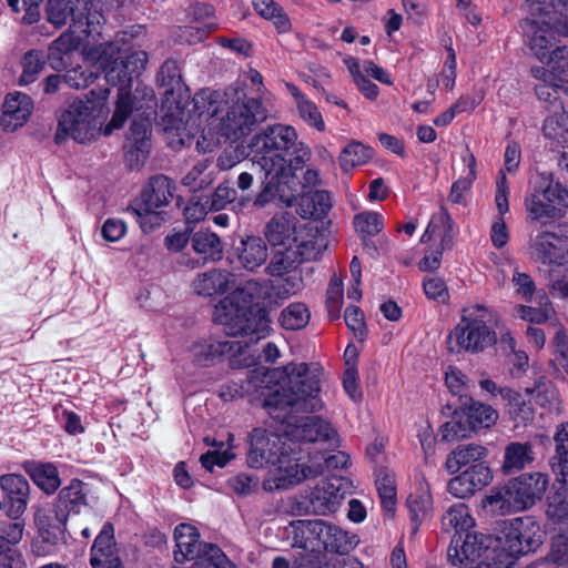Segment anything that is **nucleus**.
<instances>
[{"label": "nucleus", "mask_w": 568, "mask_h": 568, "mask_svg": "<svg viewBox=\"0 0 568 568\" xmlns=\"http://www.w3.org/2000/svg\"><path fill=\"white\" fill-rule=\"evenodd\" d=\"M87 55L99 63L109 84L119 85L115 110L104 126L103 134L110 135L114 130L121 129L135 112L123 149L128 166L138 169L150 154L151 116L155 101L152 91L140 95L138 90L132 94L129 89L133 78H138L144 70L148 53L135 48L131 34L119 32L112 41L89 48Z\"/></svg>", "instance_id": "1"}, {"label": "nucleus", "mask_w": 568, "mask_h": 568, "mask_svg": "<svg viewBox=\"0 0 568 568\" xmlns=\"http://www.w3.org/2000/svg\"><path fill=\"white\" fill-rule=\"evenodd\" d=\"M245 392L254 388L264 397L263 407L275 419L291 425L294 413L322 408L320 379L305 363H290L271 373L264 368L248 372Z\"/></svg>", "instance_id": "2"}, {"label": "nucleus", "mask_w": 568, "mask_h": 568, "mask_svg": "<svg viewBox=\"0 0 568 568\" xmlns=\"http://www.w3.org/2000/svg\"><path fill=\"white\" fill-rule=\"evenodd\" d=\"M193 102L200 118L205 116L212 129L233 141L248 135L267 118V110L260 99L247 98L243 90L234 87L223 93L202 90L194 95Z\"/></svg>", "instance_id": "3"}, {"label": "nucleus", "mask_w": 568, "mask_h": 568, "mask_svg": "<svg viewBox=\"0 0 568 568\" xmlns=\"http://www.w3.org/2000/svg\"><path fill=\"white\" fill-rule=\"evenodd\" d=\"M524 41L540 62H547L557 45V36L568 37V0L528 1L521 6Z\"/></svg>", "instance_id": "4"}, {"label": "nucleus", "mask_w": 568, "mask_h": 568, "mask_svg": "<svg viewBox=\"0 0 568 568\" xmlns=\"http://www.w3.org/2000/svg\"><path fill=\"white\" fill-rule=\"evenodd\" d=\"M268 295L267 286L257 280H248L236 287L215 308L214 321L224 326L230 336H248L250 342L266 337L268 322L265 317L248 316L250 306Z\"/></svg>", "instance_id": "5"}, {"label": "nucleus", "mask_w": 568, "mask_h": 568, "mask_svg": "<svg viewBox=\"0 0 568 568\" xmlns=\"http://www.w3.org/2000/svg\"><path fill=\"white\" fill-rule=\"evenodd\" d=\"M108 95L109 89L91 90L84 100L70 102L59 118L55 143H62L68 136L81 144L95 141L104 131Z\"/></svg>", "instance_id": "6"}, {"label": "nucleus", "mask_w": 568, "mask_h": 568, "mask_svg": "<svg viewBox=\"0 0 568 568\" xmlns=\"http://www.w3.org/2000/svg\"><path fill=\"white\" fill-rule=\"evenodd\" d=\"M487 456V447L475 443L458 445L447 455L445 469L450 475L464 469L447 484L453 496L467 498L491 481L493 474L486 463Z\"/></svg>", "instance_id": "7"}, {"label": "nucleus", "mask_w": 568, "mask_h": 568, "mask_svg": "<svg viewBox=\"0 0 568 568\" xmlns=\"http://www.w3.org/2000/svg\"><path fill=\"white\" fill-rule=\"evenodd\" d=\"M495 312L484 304H470L462 310L460 321L447 336L450 353L479 354L497 343Z\"/></svg>", "instance_id": "8"}, {"label": "nucleus", "mask_w": 568, "mask_h": 568, "mask_svg": "<svg viewBox=\"0 0 568 568\" xmlns=\"http://www.w3.org/2000/svg\"><path fill=\"white\" fill-rule=\"evenodd\" d=\"M251 146L258 155V164L282 162L300 170L311 159L310 148L298 140L296 130L287 124L267 125L254 135Z\"/></svg>", "instance_id": "9"}, {"label": "nucleus", "mask_w": 568, "mask_h": 568, "mask_svg": "<svg viewBox=\"0 0 568 568\" xmlns=\"http://www.w3.org/2000/svg\"><path fill=\"white\" fill-rule=\"evenodd\" d=\"M545 536L546 532L532 517L505 520L493 551H499L498 557H505L499 559V564L509 568L515 557L536 551L544 544Z\"/></svg>", "instance_id": "10"}, {"label": "nucleus", "mask_w": 568, "mask_h": 568, "mask_svg": "<svg viewBox=\"0 0 568 568\" xmlns=\"http://www.w3.org/2000/svg\"><path fill=\"white\" fill-rule=\"evenodd\" d=\"M265 162L260 164L264 171V180L261 190L253 201V206L263 209L270 203H277L280 206H292L295 199V191L291 183L297 170L291 165H283L282 162Z\"/></svg>", "instance_id": "11"}, {"label": "nucleus", "mask_w": 568, "mask_h": 568, "mask_svg": "<svg viewBox=\"0 0 568 568\" xmlns=\"http://www.w3.org/2000/svg\"><path fill=\"white\" fill-rule=\"evenodd\" d=\"M274 467L273 479L264 481V488L272 489H287L295 486L307 478H315L322 474V467L308 466L298 463L286 449L281 452L280 458L276 460Z\"/></svg>", "instance_id": "12"}, {"label": "nucleus", "mask_w": 568, "mask_h": 568, "mask_svg": "<svg viewBox=\"0 0 568 568\" xmlns=\"http://www.w3.org/2000/svg\"><path fill=\"white\" fill-rule=\"evenodd\" d=\"M535 258L549 266L568 264V224H561L556 232H542L534 241Z\"/></svg>", "instance_id": "13"}, {"label": "nucleus", "mask_w": 568, "mask_h": 568, "mask_svg": "<svg viewBox=\"0 0 568 568\" xmlns=\"http://www.w3.org/2000/svg\"><path fill=\"white\" fill-rule=\"evenodd\" d=\"M297 219L288 212L275 214L264 226V236L272 246H297L301 241H316L315 236L298 230Z\"/></svg>", "instance_id": "14"}, {"label": "nucleus", "mask_w": 568, "mask_h": 568, "mask_svg": "<svg viewBox=\"0 0 568 568\" xmlns=\"http://www.w3.org/2000/svg\"><path fill=\"white\" fill-rule=\"evenodd\" d=\"M548 486L545 474H523L507 484L508 499L514 510H524L536 504L544 496Z\"/></svg>", "instance_id": "15"}, {"label": "nucleus", "mask_w": 568, "mask_h": 568, "mask_svg": "<svg viewBox=\"0 0 568 568\" xmlns=\"http://www.w3.org/2000/svg\"><path fill=\"white\" fill-rule=\"evenodd\" d=\"M320 254L321 250L316 241H301L297 246H287L278 250L266 266V272L271 276L282 277L303 262L316 260Z\"/></svg>", "instance_id": "16"}, {"label": "nucleus", "mask_w": 568, "mask_h": 568, "mask_svg": "<svg viewBox=\"0 0 568 568\" xmlns=\"http://www.w3.org/2000/svg\"><path fill=\"white\" fill-rule=\"evenodd\" d=\"M491 539L476 531H466L465 536L453 537L447 549V560L452 565L475 564L476 560L489 558Z\"/></svg>", "instance_id": "17"}, {"label": "nucleus", "mask_w": 568, "mask_h": 568, "mask_svg": "<svg viewBox=\"0 0 568 568\" xmlns=\"http://www.w3.org/2000/svg\"><path fill=\"white\" fill-rule=\"evenodd\" d=\"M284 450V443L278 435L263 428H254L251 433L247 464L252 468L273 466Z\"/></svg>", "instance_id": "18"}, {"label": "nucleus", "mask_w": 568, "mask_h": 568, "mask_svg": "<svg viewBox=\"0 0 568 568\" xmlns=\"http://www.w3.org/2000/svg\"><path fill=\"white\" fill-rule=\"evenodd\" d=\"M347 480L343 477H331L322 480L310 495V507L316 515L335 513L346 496Z\"/></svg>", "instance_id": "19"}, {"label": "nucleus", "mask_w": 568, "mask_h": 568, "mask_svg": "<svg viewBox=\"0 0 568 568\" xmlns=\"http://www.w3.org/2000/svg\"><path fill=\"white\" fill-rule=\"evenodd\" d=\"M92 568H124L114 539V528L105 523L95 537L90 551Z\"/></svg>", "instance_id": "20"}, {"label": "nucleus", "mask_w": 568, "mask_h": 568, "mask_svg": "<svg viewBox=\"0 0 568 568\" xmlns=\"http://www.w3.org/2000/svg\"><path fill=\"white\" fill-rule=\"evenodd\" d=\"M530 74L537 81L534 88L537 98L545 102L554 113L562 111L564 104L560 100V93L567 92V89L561 84L562 80L554 75V72L544 65L531 67Z\"/></svg>", "instance_id": "21"}, {"label": "nucleus", "mask_w": 568, "mask_h": 568, "mask_svg": "<svg viewBox=\"0 0 568 568\" xmlns=\"http://www.w3.org/2000/svg\"><path fill=\"white\" fill-rule=\"evenodd\" d=\"M328 523L316 520H297L294 524V547L296 549H308L312 552L323 555L326 548Z\"/></svg>", "instance_id": "22"}, {"label": "nucleus", "mask_w": 568, "mask_h": 568, "mask_svg": "<svg viewBox=\"0 0 568 568\" xmlns=\"http://www.w3.org/2000/svg\"><path fill=\"white\" fill-rule=\"evenodd\" d=\"M105 18L99 2L75 0L74 23L70 24L72 33L80 32L87 37L102 36Z\"/></svg>", "instance_id": "23"}, {"label": "nucleus", "mask_w": 568, "mask_h": 568, "mask_svg": "<svg viewBox=\"0 0 568 568\" xmlns=\"http://www.w3.org/2000/svg\"><path fill=\"white\" fill-rule=\"evenodd\" d=\"M235 262L241 268L248 272H256L263 266L268 257V247L266 242L256 235H250L242 239L234 247Z\"/></svg>", "instance_id": "24"}, {"label": "nucleus", "mask_w": 568, "mask_h": 568, "mask_svg": "<svg viewBox=\"0 0 568 568\" xmlns=\"http://www.w3.org/2000/svg\"><path fill=\"white\" fill-rule=\"evenodd\" d=\"M0 487L8 503V516H22L27 508L30 486L27 478L18 474H7L0 477Z\"/></svg>", "instance_id": "25"}, {"label": "nucleus", "mask_w": 568, "mask_h": 568, "mask_svg": "<svg viewBox=\"0 0 568 568\" xmlns=\"http://www.w3.org/2000/svg\"><path fill=\"white\" fill-rule=\"evenodd\" d=\"M32 106V101L27 94L9 93L3 103V112L0 119L1 126L9 132L21 128L28 121Z\"/></svg>", "instance_id": "26"}, {"label": "nucleus", "mask_w": 568, "mask_h": 568, "mask_svg": "<svg viewBox=\"0 0 568 568\" xmlns=\"http://www.w3.org/2000/svg\"><path fill=\"white\" fill-rule=\"evenodd\" d=\"M295 436L304 442H324L329 446L338 443L337 433L332 425L317 416H310L295 427Z\"/></svg>", "instance_id": "27"}, {"label": "nucleus", "mask_w": 568, "mask_h": 568, "mask_svg": "<svg viewBox=\"0 0 568 568\" xmlns=\"http://www.w3.org/2000/svg\"><path fill=\"white\" fill-rule=\"evenodd\" d=\"M175 185L171 179L163 174L152 176L143 187L140 196L134 200L153 207H162L173 199Z\"/></svg>", "instance_id": "28"}, {"label": "nucleus", "mask_w": 568, "mask_h": 568, "mask_svg": "<svg viewBox=\"0 0 568 568\" xmlns=\"http://www.w3.org/2000/svg\"><path fill=\"white\" fill-rule=\"evenodd\" d=\"M85 505L87 498L83 491V483L79 479H72L58 495L55 504L58 523L65 524L70 513L79 514L81 507Z\"/></svg>", "instance_id": "29"}, {"label": "nucleus", "mask_w": 568, "mask_h": 568, "mask_svg": "<svg viewBox=\"0 0 568 568\" xmlns=\"http://www.w3.org/2000/svg\"><path fill=\"white\" fill-rule=\"evenodd\" d=\"M36 523L39 534L32 545L33 552L38 556L50 555L59 544L64 542V524L52 525L42 516H37Z\"/></svg>", "instance_id": "30"}, {"label": "nucleus", "mask_w": 568, "mask_h": 568, "mask_svg": "<svg viewBox=\"0 0 568 568\" xmlns=\"http://www.w3.org/2000/svg\"><path fill=\"white\" fill-rule=\"evenodd\" d=\"M435 235L440 237L439 250L445 251L453 247L456 233L454 231L453 220L445 207H440V210L433 215L420 241L426 243Z\"/></svg>", "instance_id": "31"}, {"label": "nucleus", "mask_w": 568, "mask_h": 568, "mask_svg": "<svg viewBox=\"0 0 568 568\" xmlns=\"http://www.w3.org/2000/svg\"><path fill=\"white\" fill-rule=\"evenodd\" d=\"M232 282L233 275L231 273L225 270L213 268L199 274L193 281V287L199 295L213 296L225 293Z\"/></svg>", "instance_id": "32"}, {"label": "nucleus", "mask_w": 568, "mask_h": 568, "mask_svg": "<svg viewBox=\"0 0 568 568\" xmlns=\"http://www.w3.org/2000/svg\"><path fill=\"white\" fill-rule=\"evenodd\" d=\"M174 539L176 549L174 550V559L183 562L194 558L195 552L204 542L200 541L197 529L189 524H180L174 530Z\"/></svg>", "instance_id": "33"}, {"label": "nucleus", "mask_w": 568, "mask_h": 568, "mask_svg": "<svg viewBox=\"0 0 568 568\" xmlns=\"http://www.w3.org/2000/svg\"><path fill=\"white\" fill-rule=\"evenodd\" d=\"M193 251L206 261H217L222 257L223 244L220 236L210 230H199L190 235Z\"/></svg>", "instance_id": "34"}, {"label": "nucleus", "mask_w": 568, "mask_h": 568, "mask_svg": "<svg viewBox=\"0 0 568 568\" xmlns=\"http://www.w3.org/2000/svg\"><path fill=\"white\" fill-rule=\"evenodd\" d=\"M555 455L551 462V468L558 478L568 489V423L557 426L554 435Z\"/></svg>", "instance_id": "35"}, {"label": "nucleus", "mask_w": 568, "mask_h": 568, "mask_svg": "<svg viewBox=\"0 0 568 568\" xmlns=\"http://www.w3.org/2000/svg\"><path fill=\"white\" fill-rule=\"evenodd\" d=\"M534 460V452L530 443L513 442L505 447L501 469L505 474H511L524 469Z\"/></svg>", "instance_id": "36"}, {"label": "nucleus", "mask_w": 568, "mask_h": 568, "mask_svg": "<svg viewBox=\"0 0 568 568\" xmlns=\"http://www.w3.org/2000/svg\"><path fill=\"white\" fill-rule=\"evenodd\" d=\"M232 348L233 345L229 341L207 338L195 343L191 348V353L199 365L207 366L226 353H230Z\"/></svg>", "instance_id": "37"}, {"label": "nucleus", "mask_w": 568, "mask_h": 568, "mask_svg": "<svg viewBox=\"0 0 568 568\" xmlns=\"http://www.w3.org/2000/svg\"><path fill=\"white\" fill-rule=\"evenodd\" d=\"M475 525L467 505L457 503L450 506L442 518V527L445 531H455L453 537L465 534Z\"/></svg>", "instance_id": "38"}, {"label": "nucleus", "mask_w": 568, "mask_h": 568, "mask_svg": "<svg viewBox=\"0 0 568 568\" xmlns=\"http://www.w3.org/2000/svg\"><path fill=\"white\" fill-rule=\"evenodd\" d=\"M525 205L528 213V219L531 221L546 224L547 222L556 219L558 215V210L552 202V197H549L547 194V190L540 194L531 195L526 200Z\"/></svg>", "instance_id": "39"}, {"label": "nucleus", "mask_w": 568, "mask_h": 568, "mask_svg": "<svg viewBox=\"0 0 568 568\" xmlns=\"http://www.w3.org/2000/svg\"><path fill=\"white\" fill-rule=\"evenodd\" d=\"M525 393L534 399V402L549 410V412H559L560 410V398L557 388L555 385L545 378L539 379L532 388L527 387Z\"/></svg>", "instance_id": "40"}, {"label": "nucleus", "mask_w": 568, "mask_h": 568, "mask_svg": "<svg viewBox=\"0 0 568 568\" xmlns=\"http://www.w3.org/2000/svg\"><path fill=\"white\" fill-rule=\"evenodd\" d=\"M373 156V150L358 141L349 142L339 153L338 163L344 173L352 172L356 166L364 165Z\"/></svg>", "instance_id": "41"}, {"label": "nucleus", "mask_w": 568, "mask_h": 568, "mask_svg": "<svg viewBox=\"0 0 568 568\" xmlns=\"http://www.w3.org/2000/svg\"><path fill=\"white\" fill-rule=\"evenodd\" d=\"M190 560H193L192 568H234V564L213 544L204 542Z\"/></svg>", "instance_id": "42"}, {"label": "nucleus", "mask_w": 568, "mask_h": 568, "mask_svg": "<svg viewBox=\"0 0 568 568\" xmlns=\"http://www.w3.org/2000/svg\"><path fill=\"white\" fill-rule=\"evenodd\" d=\"M465 408L467 423L470 424L474 433L494 426L499 417L498 412L491 406L473 399L468 405L465 404Z\"/></svg>", "instance_id": "43"}, {"label": "nucleus", "mask_w": 568, "mask_h": 568, "mask_svg": "<svg viewBox=\"0 0 568 568\" xmlns=\"http://www.w3.org/2000/svg\"><path fill=\"white\" fill-rule=\"evenodd\" d=\"M79 40L72 33L64 32L50 44L47 58L53 69L59 70L67 65L64 57L77 49Z\"/></svg>", "instance_id": "44"}, {"label": "nucleus", "mask_w": 568, "mask_h": 568, "mask_svg": "<svg viewBox=\"0 0 568 568\" xmlns=\"http://www.w3.org/2000/svg\"><path fill=\"white\" fill-rule=\"evenodd\" d=\"M254 10L262 18L271 20L278 32H287L291 29V21L274 0H253Z\"/></svg>", "instance_id": "45"}, {"label": "nucleus", "mask_w": 568, "mask_h": 568, "mask_svg": "<svg viewBox=\"0 0 568 568\" xmlns=\"http://www.w3.org/2000/svg\"><path fill=\"white\" fill-rule=\"evenodd\" d=\"M440 433L443 439L448 442L470 437L474 430L470 424L467 423L466 408L464 407L459 412L456 410L452 419L442 425Z\"/></svg>", "instance_id": "46"}, {"label": "nucleus", "mask_w": 568, "mask_h": 568, "mask_svg": "<svg viewBox=\"0 0 568 568\" xmlns=\"http://www.w3.org/2000/svg\"><path fill=\"white\" fill-rule=\"evenodd\" d=\"M158 210L159 207H153L134 201L128 207V211L136 217L142 231L145 233L160 227L165 221L164 213Z\"/></svg>", "instance_id": "47"}, {"label": "nucleus", "mask_w": 568, "mask_h": 568, "mask_svg": "<svg viewBox=\"0 0 568 568\" xmlns=\"http://www.w3.org/2000/svg\"><path fill=\"white\" fill-rule=\"evenodd\" d=\"M376 489L383 510L393 517L396 509V487L393 475L379 471L376 477Z\"/></svg>", "instance_id": "48"}, {"label": "nucleus", "mask_w": 568, "mask_h": 568, "mask_svg": "<svg viewBox=\"0 0 568 568\" xmlns=\"http://www.w3.org/2000/svg\"><path fill=\"white\" fill-rule=\"evenodd\" d=\"M47 17L55 28H61L69 20L74 23L75 0H48Z\"/></svg>", "instance_id": "49"}, {"label": "nucleus", "mask_w": 568, "mask_h": 568, "mask_svg": "<svg viewBox=\"0 0 568 568\" xmlns=\"http://www.w3.org/2000/svg\"><path fill=\"white\" fill-rule=\"evenodd\" d=\"M302 216L318 219L326 214L332 206L331 195L327 191L307 192L302 196Z\"/></svg>", "instance_id": "50"}, {"label": "nucleus", "mask_w": 568, "mask_h": 568, "mask_svg": "<svg viewBox=\"0 0 568 568\" xmlns=\"http://www.w3.org/2000/svg\"><path fill=\"white\" fill-rule=\"evenodd\" d=\"M547 516L554 521L565 525L568 531V489L561 486L548 498Z\"/></svg>", "instance_id": "51"}, {"label": "nucleus", "mask_w": 568, "mask_h": 568, "mask_svg": "<svg viewBox=\"0 0 568 568\" xmlns=\"http://www.w3.org/2000/svg\"><path fill=\"white\" fill-rule=\"evenodd\" d=\"M310 321V312L303 303H292L280 315V323L285 329H301Z\"/></svg>", "instance_id": "52"}, {"label": "nucleus", "mask_w": 568, "mask_h": 568, "mask_svg": "<svg viewBox=\"0 0 568 568\" xmlns=\"http://www.w3.org/2000/svg\"><path fill=\"white\" fill-rule=\"evenodd\" d=\"M542 131L548 139L568 143V114L562 110L546 118Z\"/></svg>", "instance_id": "53"}, {"label": "nucleus", "mask_w": 568, "mask_h": 568, "mask_svg": "<svg viewBox=\"0 0 568 568\" xmlns=\"http://www.w3.org/2000/svg\"><path fill=\"white\" fill-rule=\"evenodd\" d=\"M329 532L326 537L325 551L346 554L356 545L355 536H349L347 531H344L339 527L328 523L327 530Z\"/></svg>", "instance_id": "54"}, {"label": "nucleus", "mask_w": 568, "mask_h": 568, "mask_svg": "<svg viewBox=\"0 0 568 568\" xmlns=\"http://www.w3.org/2000/svg\"><path fill=\"white\" fill-rule=\"evenodd\" d=\"M33 481L47 494H51L60 486L58 469L52 464H39L31 471Z\"/></svg>", "instance_id": "55"}, {"label": "nucleus", "mask_w": 568, "mask_h": 568, "mask_svg": "<svg viewBox=\"0 0 568 568\" xmlns=\"http://www.w3.org/2000/svg\"><path fill=\"white\" fill-rule=\"evenodd\" d=\"M22 74L19 79L20 84H29L36 81L45 65V59L42 52L37 50L28 51L21 61Z\"/></svg>", "instance_id": "56"}, {"label": "nucleus", "mask_w": 568, "mask_h": 568, "mask_svg": "<svg viewBox=\"0 0 568 568\" xmlns=\"http://www.w3.org/2000/svg\"><path fill=\"white\" fill-rule=\"evenodd\" d=\"M9 520L0 523V548L11 547L21 541L24 520L21 516H8Z\"/></svg>", "instance_id": "57"}, {"label": "nucleus", "mask_w": 568, "mask_h": 568, "mask_svg": "<svg viewBox=\"0 0 568 568\" xmlns=\"http://www.w3.org/2000/svg\"><path fill=\"white\" fill-rule=\"evenodd\" d=\"M354 226L365 240L366 236H374L384 229V220L377 212H363L355 215Z\"/></svg>", "instance_id": "58"}, {"label": "nucleus", "mask_w": 568, "mask_h": 568, "mask_svg": "<svg viewBox=\"0 0 568 568\" xmlns=\"http://www.w3.org/2000/svg\"><path fill=\"white\" fill-rule=\"evenodd\" d=\"M499 396L508 403L510 413L516 417L521 418L523 422L532 418V408L530 404L525 400L521 394L511 388H503L499 390Z\"/></svg>", "instance_id": "59"}, {"label": "nucleus", "mask_w": 568, "mask_h": 568, "mask_svg": "<svg viewBox=\"0 0 568 568\" xmlns=\"http://www.w3.org/2000/svg\"><path fill=\"white\" fill-rule=\"evenodd\" d=\"M412 525V531L418 530L419 524L428 516L432 509L430 497L426 495H410L407 499Z\"/></svg>", "instance_id": "60"}, {"label": "nucleus", "mask_w": 568, "mask_h": 568, "mask_svg": "<svg viewBox=\"0 0 568 568\" xmlns=\"http://www.w3.org/2000/svg\"><path fill=\"white\" fill-rule=\"evenodd\" d=\"M464 162L468 166V173L465 178L457 180L452 185L449 200L453 203H460L463 201L464 192L470 187L471 182L476 179V159L470 153L464 156Z\"/></svg>", "instance_id": "61"}, {"label": "nucleus", "mask_w": 568, "mask_h": 568, "mask_svg": "<svg viewBox=\"0 0 568 568\" xmlns=\"http://www.w3.org/2000/svg\"><path fill=\"white\" fill-rule=\"evenodd\" d=\"M98 74L91 69L75 67L67 71L63 75V81L72 89H84L94 82Z\"/></svg>", "instance_id": "62"}, {"label": "nucleus", "mask_w": 568, "mask_h": 568, "mask_svg": "<svg viewBox=\"0 0 568 568\" xmlns=\"http://www.w3.org/2000/svg\"><path fill=\"white\" fill-rule=\"evenodd\" d=\"M236 191L227 182L221 183L211 195H205L212 211H221L236 199Z\"/></svg>", "instance_id": "63"}, {"label": "nucleus", "mask_w": 568, "mask_h": 568, "mask_svg": "<svg viewBox=\"0 0 568 568\" xmlns=\"http://www.w3.org/2000/svg\"><path fill=\"white\" fill-rule=\"evenodd\" d=\"M549 67L548 70L554 72L558 79L568 77V47H556L552 55L546 62Z\"/></svg>", "instance_id": "64"}]
</instances>
